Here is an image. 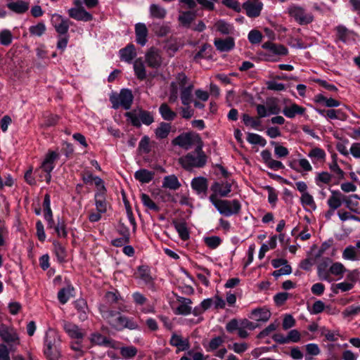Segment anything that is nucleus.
<instances>
[{
  "label": "nucleus",
  "mask_w": 360,
  "mask_h": 360,
  "mask_svg": "<svg viewBox=\"0 0 360 360\" xmlns=\"http://www.w3.org/2000/svg\"><path fill=\"white\" fill-rule=\"evenodd\" d=\"M206 161V156L200 146L197 147L194 151L188 153L179 160L181 165L186 169L202 167L205 165Z\"/></svg>",
  "instance_id": "1"
},
{
  "label": "nucleus",
  "mask_w": 360,
  "mask_h": 360,
  "mask_svg": "<svg viewBox=\"0 0 360 360\" xmlns=\"http://www.w3.org/2000/svg\"><path fill=\"white\" fill-rule=\"evenodd\" d=\"M105 318L107 319L109 324L116 330H122L123 328H128L130 330H135L138 328V324L130 318L122 316L119 313L114 311H109Z\"/></svg>",
  "instance_id": "2"
},
{
  "label": "nucleus",
  "mask_w": 360,
  "mask_h": 360,
  "mask_svg": "<svg viewBox=\"0 0 360 360\" xmlns=\"http://www.w3.org/2000/svg\"><path fill=\"white\" fill-rule=\"evenodd\" d=\"M133 98L132 93L129 89H122L120 94L112 93L110 96V101L114 109H118L119 108H123L125 110L129 109Z\"/></svg>",
  "instance_id": "3"
},
{
  "label": "nucleus",
  "mask_w": 360,
  "mask_h": 360,
  "mask_svg": "<svg viewBox=\"0 0 360 360\" xmlns=\"http://www.w3.org/2000/svg\"><path fill=\"white\" fill-rule=\"evenodd\" d=\"M210 201L221 213H225V187L223 184L215 182L211 186Z\"/></svg>",
  "instance_id": "4"
},
{
  "label": "nucleus",
  "mask_w": 360,
  "mask_h": 360,
  "mask_svg": "<svg viewBox=\"0 0 360 360\" xmlns=\"http://www.w3.org/2000/svg\"><path fill=\"white\" fill-rule=\"evenodd\" d=\"M175 82L177 84V89L181 91V100L184 105H188L191 103L193 84L188 82L186 76L184 74H179Z\"/></svg>",
  "instance_id": "5"
},
{
  "label": "nucleus",
  "mask_w": 360,
  "mask_h": 360,
  "mask_svg": "<svg viewBox=\"0 0 360 360\" xmlns=\"http://www.w3.org/2000/svg\"><path fill=\"white\" fill-rule=\"evenodd\" d=\"M125 116L135 127H140L141 124L150 125L154 121L153 116L150 112L141 109L127 112H126Z\"/></svg>",
  "instance_id": "6"
},
{
  "label": "nucleus",
  "mask_w": 360,
  "mask_h": 360,
  "mask_svg": "<svg viewBox=\"0 0 360 360\" xmlns=\"http://www.w3.org/2000/svg\"><path fill=\"white\" fill-rule=\"evenodd\" d=\"M59 154L56 151H49L42 161L38 172H44V179L46 183H50L51 179V172L55 167V162L58 160Z\"/></svg>",
  "instance_id": "7"
},
{
  "label": "nucleus",
  "mask_w": 360,
  "mask_h": 360,
  "mask_svg": "<svg viewBox=\"0 0 360 360\" xmlns=\"http://www.w3.org/2000/svg\"><path fill=\"white\" fill-rule=\"evenodd\" d=\"M288 12L300 24H308L313 20V16L310 13H306L300 7L291 6L289 8Z\"/></svg>",
  "instance_id": "8"
},
{
  "label": "nucleus",
  "mask_w": 360,
  "mask_h": 360,
  "mask_svg": "<svg viewBox=\"0 0 360 360\" xmlns=\"http://www.w3.org/2000/svg\"><path fill=\"white\" fill-rule=\"evenodd\" d=\"M63 327L65 333L72 339L82 340L86 335V332L83 329L72 322L64 321Z\"/></svg>",
  "instance_id": "9"
},
{
  "label": "nucleus",
  "mask_w": 360,
  "mask_h": 360,
  "mask_svg": "<svg viewBox=\"0 0 360 360\" xmlns=\"http://www.w3.org/2000/svg\"><path fill=\"white\" fill-rule=\"evenodd\" d=\"M51 22L57 32L60 34H66L70 25L68 19L64 18L60 15L56 13L52 15Z\"/></svg>",
  "instance_id": "10"
},
{
  "label": "nucleus",
  "mask_w": 360,
  "mask_h": 360,
  "mask_svg": "<svg viewBox=\"0 0 360 360\" xmlns=\"http://www.w3.org/2000/svg\"><path fill=\"white\" fill-rule=\"evenodd\" d=\"M69 16L78 21L88 22L93 19L92 15L84 8H71L68 11Z\"/></svg>",
  "instance_id": "11"
},
{
  "label": "nucleus",
  "mask_w": 360,
  "mask_h": 360,
  "mask_svg": "<svg viewBox=\"0 0 360 360\" xmlns=\"http://www.w3.org/2000/svg\"><path fill=\"white\" fill-rule=\"evenodd\" d=\"M191 187L201 198L206 195L208 188L207 180L202 176L195 177L191 181Z\"/></svg>",
  "instance_id": "12"
},
{
  "label": "nucleus",
  "mask_w": 360,
  "mask_h": 360,
  "mask_svg": "<svg viewBox=\"0 0 360 360\" xmlns=\"http://www.w3.org/2000/svg\"><path fill=\"white\" fill-rule=\"evenodd\" d=\"M145 57L148 65L150 68H158L162 64V57L156 49H150Z\"/></svg>",
  "instance_id": "13"
},
{
  "label": "nucleus",
  "mask_w": 360,
  "mask_h": 360,
  "mask_svg": "<svg viewBox=\"0 0 360 360\" xmlns=\"http://www.w3.org/2000/svg\"><path fill=\"white\" fill-rule=\"evenodd\" d=\"M195 138H197V136L193 134H183L173 140V144L179 146L185 149H188L193 144Z\"/></svg>",
  "instance_id": "14"
},
{
  "label": "nucleus",
  "mask_w": 360,
  "mask_h": 360,
  "mask_svg": "<svg viewBox=\"0 0 360 360\" xmlns=\"http://www.w3.org/2000/svg\"><path fill=\"white\" fill-rule=\"evenodd\" d=\"M263 4L260 0H249L244 4V8L246 11V13L250 17L258 16L262 9Z\"/></svg>",
  "instance_id": "15"
},
{
  "label": "nucleus",
  "mask_w": 360,
  "mask_h": 360,
  "mask_svg": "<svg viewBox=\"0 0 360 360\" xmlns=\"http://www.w3.org/2000/svg\"><path fill=\"white\" fill-rule=\"evenodd\" d=\"M148 30L146 25L143 22H138L135 25L136 41L143 46L147 42Z\"/></svg>",
  "instance_id": "16"
},
{
  "label": "nucleus",
  "mask_w": 360,
  "mask_h": 360,
  "mask_svg": "<svg viewBox=\"0 0 360 360\" xmlns=\"http://www.w3.org/2000/svg\"><path fill=\"white\" fill-rule=\"evenodd\" d=\"M345 197L341 192L338 191H332L331 195L327 200V204L331 210H337L344 202Z\"/></svg>",
  "instance_id": "17"
},
{
  "label": "nucleus",
  "mask_w": 360,
  "mask_h": 360,
  "mask_svg": "<svg viewBox=\"0 0 360 360\" xmlns=\"http://www.w3.org/2000/svg\"><path fill=\"white\" fill-rule=\"evenodd\" d=\"M44 216L47 222L48 228H52L54 225L53 213L51 209V198L49 194H46L43 202Z\"/></svg>",
  "instance_id": "18"
},
{
  "label": "nucleus",
  "mask_w": 360,
  "mask_h": 360,
  "mask_svg": "<svg viewBox=\"0 0 360 360\" xmlns=\"http://www.w3.org/2000/svg\"><path fill=\"white\" fill-rule=\"evenodd\" d=\"M61 340L58 333L51 328H49L45 335L44 347L60 346Z\"/></svg>",
  "instance_id": "19"
},
{
  "label": "nucleus",
  "mask_w": 360,
  "mask_h": 360,
  "mask_svg": "<svg viewBox=\"0 0 360 360\" xmlns=\"http://www.w3.org/2000/svg\"><path fill=\"white\" fill-rule=\"evenodd\" d=\"M0 336L8 343L18 344V337L15 332L4 325L0 326Z\"/></svg>",
  "instance_id": "20"
},
{
  "label": "nucleus",
  "mask_w": 360,
  "mask_h": 360,
  "mask_svg": "<svg viewBox=\"0 0 360 360\" xmlns=\"http://www.w3.org/2000/svg\"><path fill=\"white\" fill-rule=\"evenodd\" d=\"M6 6L13 12L22 14L28 11L30 4L25 1L18 0L8 3Z\"/></svg>",
  "instance_id": "21"
},
{
  "label": "nucleus",
  "mask_w": 360,
  "mask_h": 360,
  "mask_svg": "<svg viewBox=\"0 0 360 360\" xmlns=\"http://www.w3.org/2000/svg\"><path fill=\"white\" fill-rule=\"evenodd\" d=\"M305 108L296 103H291L283 109V115L288 118H294L297 115H303Z\"/></svg>",
  "instance_id": "22"
},
{
  "label": "nucleus",
  "mask_w": 360,
  "mask_h": 360,
  "mask_svg": "<svg viewBox=\"0 0 360 360\" xmlns=\"http://www.w3.org/2000/svg\"><path fill=\"white\" fill-rule=\"evenodd\" d=\"M169 342L172 346L176 347L178 351H185L190 347L188 339H184L176 334L172 335Z\"/></svg>",
  "instance_id": "23"
},
{
  "label": "nucleus",
  "mask_w": 360,
  "mask_h": 360,
  "mask_svg": "<svg viewBox=\"0 0 360 360\" xmlns=\"http://www.w3.org/2000/svg\"><path fill=\"white\" fill-rule=\"evenodd\" d=\"M120 58L127 63H131L136 57V53L133 44H129L120 51Z\"/></svg>",
  "instance_id": "24"
},
{
  "label": "nucleus",
  "mask_w": 360,
  "mask_h": 360,
  "mask_svg": "<svg viewBox=\"0 0 360 360\" xmlns=\"http://www.w3.org/2000/svg\"><path fill=\"white\" fill-rule=\"evenodd\" d=\"M342 258L345 260L357 261L360 259V251L357 250L356 246L349 245L342 252Z\"/></svg>",
  "instance_id": "25"
},
{
  "label": "nucleus",
  "mask_w": 360,
  "mask_h": 360,
  "mask_svg": "<svg viewBox=\"0 0 360 360\" xmlns=\"http://www.w3.org/2000/svg\"><path fill=\"white\" fill-rule=\"evenodd\" d=\"M155 173L146 169H141L134 173V177L142 184L149 183L154 177Z\"/></svg>",
  "instance_id": "26"
},
{
  "label": "nucleus",
  "mask_w": 360,
  "mask_h": 360,
  "mask_svg": "<svg viewBox=\"0 0 360 360\" xmlns=\"http://www.w3.org/2000/svg\"><path fill=\"white\" fill-rule=\"evenodd\" d=\"M241 210V204L239 200L232 199L226 200V217L238 215Z\"/></svg>",
  "instance_id": "27"
},
{
  "label": "nucleus",
  "mask_w": 360,
  "mask_h": 360,
  "mask_svg": "<svg viewBox=\"0 0 360 360\" xmlns=\"http://www.w3.org/2000/svg\"><path fill=\"white\" fill-rule=\"evenodd\" d=\"M180 186L181 183L175 175L172 174L164 177L162 187L171 190H177Z\"/></svg>",
  "instance_id": "28"
},
{
  "label": "nucleus",
  "mask_w": 360,
  "mask_h": 360,
  "mask_svg": "<svg viewBox=\"0 0 360 360\" xmlns=\"http://www.w3.org/2000/svg\"><path fill=\"white\" fill-rule=\"evenodd\" d=\"M271 317V312L266 308L255 309L252 311V318L257 321H267Z\"/></svg>",
  "instance_id": "29"
},
{
  "label": "nucleus",
  "mask_w": 360,
  "mask_h": 360,
  "mask_svg": "<svg viewBox=\"0 0 360 360\" xmlns=\"http://www.w3.org/2000/svg\"><path fill=\"white\" fill-rule=\"evenodd\" d=\"M136 276V278H140L146 284L152 283L153 278L150 275V270L146 266H139Z\"/></svg>",
  "instance_id": "30"
},
{
  "label": "nucleus",
  "mask_w": 360,
  "mask_h": 360,
  "mask_svg": "<svg viewBox=\"0 0 360 360\" xmlns=\"http://www.w3.org/2000/svg\"><path fill=\"white\" fill-rule=\"evenodd\" d=\"M75 307L79 313V319L84 321L87 319L88 307L85 300L80 298L75 302Z\"/></svg>",
  "instance_id": "31"
},
{
  "label": "nucleus",
  "mask_w": 360,
  "mask_h": 360,
  "mask_svg": "<svg viewBox=\"0 0 360 360\" xmlns=\"http://www.w3.org/2000/svg\"><path fill=\"white\" fill-rule=\"evenodd\" d=\"M134 70L135 75L139 79L143 80L146 78V68L141 58H138L134 61Z\"/></svg>",
  "instance_id": "32"
},
{
  "label": "nucleus",
  "mask_w": 360,
  "mask_h": 360,
  "mask_svg": "<svg viewBox=\"0 0 360 360\" xmlns=\"http://www.w3.org/2000/svg\"><path fill=\"white\" fill-rule=\"evenodd\" d=\"M95 205L99 213H105L108 209V203L105 198V193H96L95 194Z\"/></svg>",
  "instance_id": "33"
},
{
  "label": "nucleus",
  "mask_w": 360,
  "mask_h": 360,
  "mask_svg": "<svg viewBox=\"0 0 360 360\" xmlns=\"http://www.w3.org/2000/svg\"><path fill=\"white\" fill-rule=\"evenodd\" d=\"M179 301L181 304L176 307V314L181 315H188L191 312V300L188 298L181 297Z\"/></svg>",
  "instance_id": "34"
},
{
  "label": "nucleus",
  "mask_w": 360,
  "mask_h": 360,
  "mask_svg": "<svg viewBox=\"0 0 360 360\" xmlns=\"http://www.w3.org/2000/svg\"><path fill=\"white\" fill-rule=\"evenodd\" d=\"M171 128L169 123L161 122L155 131L157 139H163L167 138L171 131Z\"/></svg>",
  "instance_id": "35"
},
{
  "label": "nucleus",
  "mask_w": 360,
  "mask_h": 360,
  "mask_svg": "<svg viewBox=\"0 0 360 360\" xmlns=\"http://www.w3.org/2000/svg\"><path fill=\"white\" fill-rule=\"evenodd\" d=\"M159 112L162 117L167 121H172L176 117V113L172 110V109L166 103H162L160 106Z\"/></svg>",
  "instance_id": "36"
},
{
  "label": "nucleus",
  "mask_w": 360,
  "mask_h": 360,
  "mask_svg": "<svg viewBox=\"0 0 360 360\" xmlns=\"http://www.w3.org/2000/svg\"><path fill=\"white\" fill-rule=\"evenodd\" d=\"M44 354L49 360H58L60 356V346L44 347Z\"/></svg>",
  "instance_id": "37"
},
{
  "label": "nucleus",
  "mask_w": 360,
  "mask_h": 360,
  "mask_svg": "<svg viewBox=\"0 0 360 360\" xmlns=\"http://www.w3.org/2000/svg\"><path fill=\"white\" fill-rule=\"evenodd\" d=\"M224 338L222 336H217L212 338L207 345L203 344L207 352H212L219 348L224 343Z\"/></svg>",
  "instance_id": "38"
},
{
  "label": "nucleus",
  "mask_w": 360,
  "mask_h": 360,
  "mask_svg": "<svg viewBox=\"0 0 360 360\" xmlns=\"http://www.w3.org/2000/svg\"><path fill=\"white\" fill-rule=\"evenodd\" d=\"M300 201L302 205L308 209L315 210L316 208V202L313 196L308 192L301 195Z\"/></svg>",
  "instance_id": "39"
},
{
  "label": "nucleus",
  "mask_w": 360,
  "mask_h": 360,
  "mask_svg": "<svg viewBox=\"0 0 360 360\" xmlns=\"http://www.w3.org/2000/svg\"><path fill=\"white\" fill-rule=\"evenodd\" d=\"M358 198V196L356 195H350L348 198L346 196L345 197L344 203L345 204L346 207L350 210L351 212L359 214L360 210L359 207V203L356 201H353L352 198Z\"/></svg>",
  "instance_id": "40"
},
{
  "label": "nucleus",
  "mask_w": 360,
  "mask_h": 360,
  "mask_svg": "<svg viewBox=\"0 0 360 360\" xmlns=\"http://www.w3.org/2000/svg\"><path fill=\"white\" fill-rule=\"evenodd\" d=\"M346 271V268L341 262H335L329 268V272L339 278H342Z\"/></svg>",
  "instance_id": "41"
},
{
  "label": "nucleus",
  "mask_w": 360,
  "mask_h": 360,
  "mask_svg": "<svg viewBox=\"0 0 360 360\" xmlns=\"http://www.w3.org/2000/svg\"><path fill=\"white\" fill-rule=\"evenodd\" d=\"M326 156L325 151L320 148H314L308 153V157L310 158L313 162L323 161Z\"/></svg>",
  "instance_id": "42"
},
{
  "label": "nucleus",
  "mask_w": 360,
  "mask_h": 360,
  "mask_svg": "<svg viewBox=\"0 0 360 360\" xmlns=\"http://www.w3.org/2000/svg\"><path fill=\"white\" fill-rule=\"evenodd\" d=\"M54 253L60 262H63L66 257V252L64 247L58 241L53 242Z\"/></svg>",
  "instance_id": "43"
},
{
  "label": "nucleus",
  "mask_w": 360,
  "mask_h": 360,
  "mask_svg": "<svg viewBox=\"0 0 360 360\" xmlns=\"http://www.w3.org/2000/svg\"><path fill=\"white\" fill-rule=\"evenodd\" d=\"M359 314H360V305H351L342 311L343 317L349 320Z\"/></svg>",
  "instance_id": "44"
},
{
  "label": "nucleus",
  "mask_w": 360,
  "mask_h": 360,
  "mask_svg": "<svg viewBox=\"0 0 360 360\" xmlns=\"http://www.w3.org/2000/svg\"><path fill=\"white\" fill-rule=\"evenodd\" d=\"M150 13L151 17L155 18H163L166 15V10L156 4H152L150 6Z\"/></svg>",
  "instance_id": "45"
},
{
  "label": "nucleus",
  "mask_w": 360,
  "mask_h": 360,
  "mask_svg": "<svg viewBox=\"0 0 360 360\" xmlns=\"http://www.w3.org/2000/svg\"><path fill=\"white\" fill-rule=\"evenodd\" d=\"M247 141L251 144L259 145L261 146H264L266 144V140L262 136L253 133L248 134Z\"/></svg>",
  "instance_id": "46"
},
{
  "label": "nucleus",
  "mask_w": 360,
  "mask_h": 360,
  "mask_svg": "<svg viewBox=\"0 0 360 360\" xmlns=\"http://www.w3.org/2000/svg\"><path fill=\"white\" fill-rule=\"evenodd\" d=\"M195 15L191 11L183 12L179 16V20L184 26H189L194 20Z\"/></svg>",
  "instance_id": "47"
},
{
  "label": "nucleus",
  "mask_w": 360,
  "mask_h": 360,
  "mask_svg": "<svg viewBox=\"0 0 360 360\" xmlns=\"http://www.w3.org/2000/svg\"><path fill=\"white\" fill-rule=\"evenodd\" d=\"M13 41V34L11 32L7 29H4L0 32V44L3 46H9Z\"/></svg>",
  "instance_id": "48"
},
{
  "label": "nucleus",
  "mask_w": 360,
  "mask_h": 360,
  "mask_svg": "<svg viewBox=\"0 0 360 360\" xmlns=\"http://www.w3.org/2000/svg\"><path fill=\"white\" fill-rule=\"evenodd\" d=\"M326 117L331 120H345L346 118V115L342 109H331L326 111Z\"/></svg>",
  "instance_id": "49"
},
{
  "label": "nucleus",
  "mask_w": 360,
  "mask_h": 360,
  "mask_svg": "<svg viewBox=\"0 0 360 360\" xmlns=\"http://www.w3.org/2000/svg\"><path fill=\"white\" fill-rule=\"evenodd\" d=\"M120 354L124 359H131L137 354V349L134 346L122 347L120 348Z\"/></svg>",
  "instance_id": "50"
},
{
  "label": "nucleus",
  "mask_w": 360,
  "mask_h": 360,
  "mask_svg": "<svg viewBox=\"0 0 360 360\" xmlns=\"http://www.w3.org/2000/svg\"><path fill=\"white\" fill-rule=\"evenodd\" d=\"M211 46L209 45H203L201 49L195 54L194 56V60L197 62L199 61L200 58H209L211 56Z\"/></svg>",
  "instance_id": "51"
},
{
  "label": "nucleus",
  "mask_w": 360,
  "mask_h": 360,
  "mask_svg": "<svg viewBox=\"0 0 360 360\" xmlns=\"http://www.w3.org/2000/svg\"><path fill=\"white\" fill-rule=\"evenodd\" d=\"M141 200L145 207L150 210L158 211L159 208L149 195L145 193L141 195Z\"/></svg>",
  "instance_id": "52"
},
{
  "label": "nucleus",
  "mask_w": 360,
  "mask_h": 360,
  "mask_svg": "<svg viewBox=\"0 0 360 360\" xmlns=\"http://www.w3.org/2000/svg\"><path fill=\"white\" fill-rule=\"evenodd\" d=\"M175 229L179 236V237L186 240L189 238V233L187 226L185 223H176L175 224Z\"/></svg>",
  "instance_id": "53"
},
{
  "label": "nucleus",
  "mask_w": 360,
  "mask_h": 360,
  "mask_svg": "<svg viewBox=\"0 0 360 360\" xmlns=\"http://www.w3.org/2000/svg\"><path fill=\"white\" fill-rule=\"evenodd\" d=\"M29 31L32 35L40 37L46 31V26L44 22H39L35 25H32L29 28Z\"/></svg>",
  "instance_id": "54"
},
{
  "label": "nucleus",
  "mask_w": 360,
  "mask_h": 360,
  "mask_svg": "<svg viewBox=\"0 0 360 360\" xmlns=\"http://www.w3.org/2000/svg\"><path fill=\"white\" fill-rule=\"evenodd\" d=\"M72 290L73 288H63L58 292V298L61 304H64L68 301Z\"/></svg>",
  "instance_id": "55"
},
{
  "label": "nucleus",
  "mask_w": 360,
  "mask_h": 360,
  "mask_svg": "<svg viewBox=\"0 0 360 360\" xmlns=\"http://www.w3.org/2000/svg\"><path fill=\"white\" fill-rule=\"evenodd\" d=\"M332 179V176L327 172H323L319 173L316 178V182L318 186H321V184H328Z\"/></svg>",
  "instance_id": "56"
},
{
  "label": "nucleus",
  "mask_w": 360,
  "mask_h": 360,
  "mask_svg": "<svg viewBox=\"0 0 360 360\" xmlns=\"http://www.w3.org/2000/svg\"><path fill=\"white\" fill-rule=\"evenodd\" d=\"M338 215L340 219L342 221H345L347 220H354L357 221H360L359 217L355 215L352 214L349 212L345 211L344 210H340L338 212Z\"/></svg>",
  "instance_id": "57"
},
{
  "label": "nucleus",
  "mask_w": 360,
  "mask_h": 360,
  "mask_svg": "<svg viewBox=\"0 0 360 360\" xmlns=\"http://www.w3.org/2000/svg\"><path fill=\"white\" fill-rule=\"evenodd\" d=\"M336 30L339 38L345 42L347 41L348 38L353 34L352 32L349 31L345 27L342 25L337 27Z\"/></svg>",
  "instance_id": "58"
},
{
  "label": "nucleus",
  "mask_w": 360,
  "mask_h": 360,
  "mask_svg": "<svg viewBox=\"0 0 360 360\" xmlns=\"http://www.w3.org/2000/svg\"><path fill=\"white\" fill-rule=\"evenodd\" d=\"M204 240L205 244L212 249L216 248L221 243V239L218 236L206 237Z\"/></svg>",
  "instance_id": "59"
},
{
  "label": "nucleus",
  "mask_w": 360,
  "mask_h": 360,
  "mask_svg": "<svg viewBox=\"0 0 360 360\" xmlns=\"http://www.w3.org/2000/svg\"><path fill=\"white\" fill-rule=\"evenodd\" d=\"M305 349L307 355L318 356L321 353L319 347L315 343H309L306 345Z\"/></svg>",
  "instance_id": "60"
},
{
  "label": "nucleus",
  "mask_w": 360,
  "mask_h": 360,
  "mask_svg": "<svg viewBox=\"0 0 360 360\" xmlns=\"http://www.w3.org/2000/svg\"><path fill=\"white\" fill-rule=\"evenodd\" d=\"M287 338H288V343H290V342L296 343V342H298L300 341L301 334L297 330L293 329V330H290L288 333Z\"/></svg>",
  "instance_id": "61"
},
{
  "label": "nucleus",
  "mask_w": 360,
  "mask_h": 360,
  "mask_svg": "<svg viewBox=\"0 0 360 360\" xmlns=\"http://www.w3.org/2000/svg\"><path fill=\"white\" fill-rule=\"evenodd\" d=\"M91 342L97 345H108L109 341L99 333H94L91 335Z\"/></svg>",
  "instance_id": "62"
},
{
  "label": "nucleus",
  "mask_w": 360,
  "mask_h": 360,
  "mask_svg": "<svg viewBox=\"0 0 360 360\" xmlns=\"http://www.w3.org/2000/svg\"><path fill=\"white\" fill-rule=\"evenodd\" d=\"M272 144L275 146L274 153L278 158H284L288 155V150L285 147L278 145L274 142L272 143Z\"/></svg>",
  "instance_id": "63"
},
{
  "label": "nucleus",
  "mask_w": 360,
  "mask_h": 360,
  "mask_svg": "<svg viewBox=\"0 0 360 360\" xmlns=\"http://www.w3.org/2000/svg\"><path fill=\"white\" fill-rule=\"evenodd\" d=\"M262 35L257 30H251L248 34V39L252 44H258L261 41Z\"/></svg>",
  "instance_id": "64"
}]
</instances>
